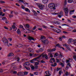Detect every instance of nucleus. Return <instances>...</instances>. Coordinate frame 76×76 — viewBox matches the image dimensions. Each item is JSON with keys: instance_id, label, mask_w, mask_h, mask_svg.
Segmentation results:
<instances>
[{"instance_id": "f257e3e1", "label": "nucleus", "mask_w": 76, "mask_h": 76, "mask_svg": "<svg viewBox=\"0 0 76 76\" xmlns=\"http://www.w3.org/2000/svg\"><path fill=\"white\" fill-rule=\"evenodd\" d=\"M40 40L43 42L44 44H48L49 43V41L47 39H45L46 38L45 37L42 36L41 37Z\"/></svg>"}, {"instance_id": "f03ea898", "label": "nucleus", "mask_w": 76, "mask_h": 76, "mask_svg": "<svg viewBox=\"0 0 76 76\" xmlns=\"http://www.w3.org/2000/svg\"><path fill=\"white\" fill-rule=\"evenodd\" d=\"M56 4L53 3H50L48 4V6L50 9H56Z\"/></svg>"}, {"instance_id": "7ed1b4c3", "label": "nucleus", "mask_w": 76, "mask_h": 76, "mask_svg": "<svg viewBox=\"0 0 76 76\" xmlns=\"http://www.w3.org/2000/svg\"><path fill=\"white\" fill-rule=\"evenodd\" d=\"M2 41L4 43V44H7V45L8 44V40H7V39L6 38L4 37H3L2 39Z\"/></svg>"}, {"instance_id": "20e7f679", "label": "nucleus", "mask_w": 76, "mask_h": 76, "mask_svg": "<svg viewBox=\"0 0 76 76\" xmlns=\"http://www.w3.org/2000/svg\"><path fill=\"white\" fill-rule=\"evenodd\" d=\"M38 61V57L35 58L31 60H30L29 61H30L31 63H34L35 62L34 61Z\"/></svg>"}, {"instance_id": "39448f33", "label": "nucleus", "mask_w": 76, "mask_h": 76, "mask_svg": "<svg viewBox=\"0 0 76 76\" xmlns=\"http://www.w3.org/2000/svg\"><path fill=\"white\" fill-rule=\"evenodd\" d=\"M38 7L39 8L40 10H43L44 9V6L43 5H42V4H38Z\"/></svg>"}, {"instance_id": "423d86ee", "label": "nucleus", "mask_w": 76, "mask_h": 76, "mask_svg": "<svg viewBox=\"0 0 76 76\" xmlns=\"http://www.w3.org/2000/svg\"><path fill=\"white\" fill-rule=\"evenodd\" d=\"M34 67L35 69H38V62H34Z\"/></svg>"}, {"instance_id": "0eeeda50", "label": "nucleus", "mask_w": 76, "mask_h": 76, "mask_svg": "<svg viewBox=\"0 0 76 76\" xmlns=\"http://www.w3.org/2000/svg\"><path fill=\"white\" fill-rule=\"evenodd\" d=\"M64 11L65 13L66 16H67L68 15V12H69V10H68V9L67 8H64Z\"/></svg>"}, {"instance_id": "6e6552de", "label": "nucleus", "mask_w": 76, "mask_h": 76, "mask_svg": "<svg viewBox=\"0 0 76 76\" xmlns=\"http://www.w3.org/2000/svg\"><path fill=\"white\" fill-rule=\"evenodd\" d=\"M28 39L30 41H31V40H33V41H34L35 39L34 38L32 37H30L29 35H28V37H27Z\"/></svg>"}, {"instance_id": "1a4fd4ad", "label": "nucleus", "mask_w": 76, "mask_h": 76, "mask_svg": "<svg viewBox=\"0 0 76 76\" xmlns=\"http://www.w3.org/2000/svg\"><path fill=\"white\" fill-rule=\"evenodd\" d=\"M17 75H20V76H25L24 72H19L17 73Z\"/></svg>"}, {"instance_id": "9d476101", "label": "nucleus", "mask_w": 76, "mask_h": 76, "mask_svg": "<svg viewBox=\"0 0 76 76\" xmlns=\"http://www.w3.org/2000/svg\"><path fill=\"white\" fill-rule=\"evenodd\" d=\"M63 11H61L59 13V15H58V17H59V18H61V16H63Z\"/></svg>"}, {"instance_id": "9b49d317", "label": "nucleus", "mask_w": 76, "mask_h": 76, "mask_svg": "<svg viewBox=\"0 0 76 76\" xmlns=\"http://www.w3.org/2000/svg\"><path fill=\"white\" fill-rule=\"evenodd\" d=\"M64 45L66 47V48H67V49L69 50V51H70V49L69 48V45L67 44H65Z\"/></svg>"}, {"instance_id": "f8f14e48", "label": "nucleus", "mask_w": 76, "mask_h": 76, "mask_svg": "<svg viewBox=\"0 0 76 76\" xmlns=\"http://www.w3.org/2000/svg\"><path fill=\"white\" fill-rule=\"evenodd\" d=\"M42 57L43 58H44L45 57V58L47 59L48 58V56L47 54H45V55H42Z\"/></svg>"}, {"instance_id": "ddd939ff", "label": "nucleus", "mask_w": 76, "mask_h": 76, "mask_svg": "<svg viewBox=\"0 0 76 76\" xmlns=\"http://www.w3.org/2000/svg\"><path fill=\"white\" fill-rule=\"evenodd\" d=\"M11 66H12V68L14 69H16V66H15V63L12 64H11Z\"/></svg>"}, {"instance_id": "4468645a", "label": "nucleus", "mask_w": 76, "mask_h": 76, "mask_svg": "<svg viewBox=\"0 0 76 76\" xmlns=\"http://www.w3.org/2000/svg\"><path fill=\"white\" fill-rule=\"evenodd\" d=\"M57 29V30H56V31H55V32H57V34H59L60 32H61V30H60L58 29Z\"/></svg>"}, {"instance_id": "2eb2a0df", "label": "nucleus", "mask_w": 76, "mask_h": 76, "mask_svg": "<svg viewBox=\"0 0 76 76\" xmlns=\"http://www.w3.org/2000/svg\"><path fill=\"white\" fill-rule=\"evenodd\" d=\"M14 54L12 53L11 52L9 53V54L8 55V57H10V56H13Z\"/></svg>"}, {"instance_id": "dca6fc26", "label": "nucleus", "mask_w": 76, "mask_h": 76, "mask_svg": "<svg viewBox=\"0 0 76 76\" xmlns=\"http://www.w3.org/2000/svg\"><path fill=\"white\" fill-rule=\"evenodd\" d=\"M17 34H18L19 35H20V31L19 29H18L17 31Z\"/></svg>"}, {"instance_id": "f3484780", "label": "nucleus", "mask_w": 76, "mask_h": 76, "mask_svg": "<svg viewBox=\"0 0 76 76\" xmlns=\"http://www.w3.org/2000/svg\"><path fill=\"white\" fill-rule=\"evenodd\" d=\"M67 5V0H65L64 4V6H65Z\"/></svg>"}, {"instance_id": "a211bd4d", "label": "nucleus", "mask_w": 76, "mask_h": 76, "mask_svg": "<svg viewBox=\"0 0 76 76\" xmlns=\"http://www.w3.org/2000/svg\"><path fill=\"white\" fill-rule=\"evenodd\" d=\"M30 67L32 69V70H34L35 69V66L32 65H31Z\"/></svg>"}, {"instance_id": "6ab92c4d", "label": "nucleus", "mask_w": 76, "mask_h": 76, "mask_svg": "<svg viewBox=\"0 0 76 76\" xmlns=\"http://www.w3.org/2000/svg\"><path fill=\"white\" fill-rule=\"evenodd\" d=\"M25 10L26 12H29V13H31V12H30V10H29V9L26 8L25 9Z\"/></svg>"}, {"instance_id": "aec40b11", "label": "nucleus", "mask_w": 76, "mask_h": 76, "mask_svg": "<svg viewBox=\"0 0 76 76\" xmlns=\"http://www.w3.org/2000/svg\"><path fill=\"white\" fill-rule=\"evenodd\" d=\"M28 51H29V52H30V53H31V52H32V51H33V50L32 49H31V48H28Z\"/></svg>"}, {"instance_id": "412c9836", "label": "nucleus", "mask_w": 76, "mask_h": 76, "mask_svg": "<svg viewBox=\"0 0 76 76\" xmlns=\"http://www.w3.org/2000/svg\"><path fill=\"white\" fill-rule=\"evenodd\" d=\"M33 12L34 13V15H35V16H37V13L36 12H35V11L33 10Z\"/></svg>"}, {"instance_id": "4be33fe9", "label": "nucleus", "mask_w": 76, "mask_h": 76, "mask_svg": "<svg viewBox=\"0 0 76 76\" xmlns=\"http://www.w3.org/2000/svg\"><path fill=\"white\" fill-rule=\"evenodd\" d=\"M48 0H43V1L44 3H47L48 2Z\"/></svg>"}, {"instance_id": "5701e85b", "label": "nucleus", "mask_w": 76, "mask_h": 76, "mask_svg": "<svg viewBox=\"0 0 76 76\" xmlns=\"http://www.w3.org/2000/svg\"><path fill=\"white\" fill-rule=\"evenodd\" d=\"M73 1V0H68V2L69 3H72Z\"/></svg>"}, {"instance_id": "b1692460", "label": "nucleus", "mask_w": 76, "mask_h": 76, "mask_svg": "<svg viewBox=\"0 0 76 76\" xmlns=\"http://www.w3.org/2000/svg\"><path fill=\"white\" fill-rule=\"evenodd\" d=\"M9 17L10 18H12L13 17V15L12 14H10L9 15Z\"/></svg>"}, {"instance_id": "393cba45", "label": "nucleus", "mask_w": 76, "mask_h": 76, "mask_svg": "<svg viewBox=\"0 0 76 76\" xmlns=\"http://www.w3.org/2000/svg\"><path fill=\"white\" fill-rule=\"evenodd\" d=\"M45 73L47 75H50L51 74L49 73V72L48 71H46L45 72Z\"/></svg>"}, {"instance_id": "a878e982", "label": "nucleus", "mask_w": 76, "mask_h": 76, "mask_svg": "<svg viewBox=\"0 0 76 76\" xmlns=\"http://www.w3.org/2000/svg\"><path fill=\"white\" fill-rule=\"evenodd\" d=\"M73 41L74 42L73 44L74 45H76V39L73 40Z\"/></svg>"}, {"instance_id": "bb28decb", "label": "nucleus", "mask_w": 76, "mask_h": 76, "mask_svg": "<svg viewBox=\"0 0 76 76\" xmlns=\"http://www.w3.org/2000/svg\"><path fill=\"white\" fill-rule=\"evenodd\" d=\"M2 20H7V19L6 18V17H4L2 18Z\"/></svg>"}, {"instance_id": "cd10ccee", "label": "nucleus", "mask_w": 76, "mask_h": 76, "mask_svg": "<svg viewBox=\"0 0 76 76\" xmlns=\"http://www.w3.org/2000/svg\"><path fill=\"white\" fill-rule=\"evenodd\" d=\"M24 75H28V72L25 71L24 72Z\"/></svg>"}, {"instance_id": "c85d7f7f", "label": "nucleus", "mask_w": 76, "mask_h": 76, "mask_svg": "<svg viewBox=\"0 0 76 76\" xmlns=\"http://www.w3.org/2000/svg\"><path fill=\"white\" fill-rule=\"evenodd\" d=\"M47 51L48 52H52V49H48L47 50Z\"/></svg>"}, {"instance_id": "c756f323", "label": "nucleus", "mask_w": 76, "mask_h": 76, "mask_svg": "<svg viewBox=\"0 0 76 76\" xmlns=\"http://www.w3.org/2000/svg\"><path fill=\"white\" fill-rule=\"evenodd\" d=\"M72 42V40L70 39H69L68 40V42H69V43H71Z\"/></svg>"}, {"instance_id": "7c9ffc66", "label": "nucleus", "mask_w": 76, "mask_h": 76, "mask_svg": "<svg viewBox=\"0 0 76 76\" xmlns=\"http://www.w3.org/2000/svg\"><path fill=\"white\" fill-rule=\"evenodd\" d=\"M26 28H29V26L28 24H26Z\"/></svg>"}, {"instance_id": "2f4dec72", "label": "nucleus", "mask_w": 76, "mask_h": 76, "mask_svg": "<svg viewBox=\"0 0 76 76\" xmlns=\"http://www.w3.org/2000/svg\"><path fill=\"white\" fill-rule=\"evenodd\" d=\"M74 11H74V10H72L71 11L70 10L69 12H70V15H71V14H72V13H72V12H73Z\"/></svg>"}, {"instance_id": "473e14b6", "label": "nucleus", "mask_w": 76, "mask_h": 76, "mask_svg": "<svg viewBox=\"0 0 76 76\" xmlns=\"http://www.w3.org/2000/svg\"><path fill=\"white\" fill-rule=\"evenodd\" d=\"M67 65L69 66L70 67H72V66H71V64H70V63H68L67 64Z\"/></svg>"}, {"instance_id": "72a5a7b5", "label": "nucleus", "mask_w": 76, "mask_h": 76, "mask_svg": "<svg viewBox=\"0 0 76 76\" xmlns=\"http://www.w3.org/2000/svg\"><path fill=\"white\" fill-rule=\"evenodd\" d=\"M69 68V66L68 65H67L66 67L65 68V69L66 70H67Z\"/></svg>"}, {"instance_id": "f704fd0d", "label": "nucleus", "mask_w": 76, "mask_h": 76, "mask_svg": "<svg viewBox=\"0 0 76 76\" xmlns=\"http://www.w3.org/2000/svg\"><path fill=\"white\" fill-rule=\"evenodd\" d=\"M43 50L42 49V48H41L40 49H39V52L40 51H42Z\"/></svg>"}, {"instance_id": "c9c22d12", "label": "nucleus", "mask_w": 76, "mask_h": 76, "mask_svg": "<svg viewBox=\"0 0 76 76\" xmlns=\"http://www.w3.org/2000/svg\"><path fill=\"white\" fill-rule=\"evenodd\" d=\"M0 3H5V2L3 1H0Z\"/></svg>"}, {"instance_id": "e433bc0d", "label": "nucleus", "mask_w": 76, "mask_h": 76, "mask_svg": "<svg viewBox=\"0 0 76 76\" xmlns=\"http://www.w3.org/2000/svg\"><path fill=\"white\" fill-rule=\"evenodd\" d=\"M19 46V47L20 48V47H23V45H22L21 44H19L18 45Z\"/></svg>"}, {"instance_id": "4c0bfd02", "label": "nucleus", "mask_w": 76, "mask_h": 76, "mask_svg": "<svg viewBox=\"0 0 76 76\" xmlns=\"http://www.w3.org/2000/svg\"><path fill=\"white\" fill-rule=\"evenodd\" d=\"M20 2H22V3H23L24 4H25V3H26V2H25V1L23 0H22V1H20Z\"/></svg>"}, {"instance_id": "58836bf2", "label": "nucleus", "mask_w": 76, "mask_h": 76, "mask_svg": "<svg viewBox=\"0 0 76 76\" xmlns=\"http://www.w3.org/2000/svg\"><path fill=\"white\" fill-rule=\"evenodd\" d=\"M52 51L53 52V51H56V48L52 49Z\"/></svg>"}, {"instance_id": "ea45409f", "label": "nucleus", "mask_w": 76, "mask_h": 76, "mask_svg": "<svg viewBox=\"0 0 76 76\" xmlns=\"http://www.w3.org/2000/svg\"><path fill=\"white\" fill-rule=\"evenodd\" d=\"M34 75H38V72H34Z\"/></svg>"}, {"instance_id": "a19ab883", "label": "nucleus", "mask_w": 76, "mask_h": 76, "mask_svg": "<svg viewBox=\"0 0 76 76\" xmlns=\"http://www.w3.org/2000/svg\"><path fill=\"white\" fill-rule=\"evenodd\" d=\"M5 23L7 24H8L9 23V21L7 20H5Z\"/></svg>"}, {"instance_id": "79ce46f5", "label": "nucleus", "mask_w": 76, "mask_h": 76, "mask_svg": "<svg viewBox=\"0 0 76 76\" xmlns=\"http://www.w3.org/2000/svg\"><path fill=\"white\" fill-rule=\"evenodd\" d=\"M56 23H57L58 25H60V22L57 21Z\"/></svg>"}, {"instance_id": "37998d69", "label": "nucleus", "mask_w": 76, "mask_h": 76, "mask_svg": "<svg viewBox=\"0 0 76 76\" xmlns=\"http://www.w3.org/2000/svg\"><path fill=\"white\" fill-rule=\"evenodd\" d=\"M65 75L66 76H68L69 75V72H66V73H65Z\"/></svg>"}, {"instance_id": "c03bdc74", "label": "nucleus", "mask_w": 76, "mask_h": 76, "mask_svg": "<svg viewBox=\"0 0 76 76\" xmlns=\"http://www.w3.org/2000/svg\"><path fill=\"white\" fill-rule=\"evenodd\" d=\"M19 28H23V26L22 25H20L19 26Z\"/></svg>"}, {"instance_id": "a18cd8bd", "label": "nucleus", "mask_w": 76, "mask_h": 76, "mask_svg": "<svg viewBox=\"0 0 76 76\" xmlns=\"http://www.w3.org/2000/svg\"><path fill=\"white\" fill-rule=\"evenodd\" d=\"M38 56V54H36L34 55V57H37Z\"/></svg>"}, {"instance_id": "49530a36", "label": "nucleus", "mask_w": 76, "mask_h": 76, "mask_svg": "<svg viewBox=\"0 0 76 76\" xmlns=\"http://www.w3.org/2000/svg\"><path fill=\"white\" fill-rule=\"evenodd\" d=\"M61 65L62 67H64V64H63V63H61L60 64Z\"/></svg>"}, {"instance_id": "de8ad7c7", "label": "nucleus", "mask_w": 76, "mask_h": 76, "mask_svg": "<svg viewBox=\"0 0 76 76\" xmlns=\"http://www.w3.org/2000/svg\"><path fill=\"white\" fill-rule=\"evenodd\" d=\"M53 23H55V24H56V23H57V21H53Z\"/></svg>"}, {"instance_id": "09e8293b", "label": "nucleus", "mask_w": 76, "mask_h": 76, "mask_svg": "<svg viewBox=\"0 0 76 76\" xmlns=\"http://www.w3.org/2000/svg\"><path fill=\"white\" fill-rule=\"evenodd\" d=\"M36 28H37V27L36 26H34L33 28V30H35Z\"/></svg>"}, {"instance_id": "8fccbe9b", "label": "nucleus", "mask_w": 76, "mask_h": 76, "mask_svg": "<svg viewBox=\"0 0 76 76\" xmlns=\"http://www.w3.org/2000/svg\"><path fill=\"white\" fill-rule=\"evenodd\" d=\"M25 68H26V69L27 70H30V68H29V67H26Z\"/></svg>"}, {"instance_id": "3c124183", "label": "nucleus", "mask_w": 76, "mask_h": 76, "mask_svg": "<svg viewBox=\"0 0 76 76\" xmlns=\"http://www.w3.org/2000/svg\"><path fill=\"white\" fill-rule=\"evenodd\" d=\"M61 37L62 38H66V37H65V36H61Z\"/></svg>"}, {"instance_id": "603ef678", "label": "nucleus", "mask_w": 76, "mask_h": 76, "mask_svg": "<svg viewBox=\"0 0 76 76\" xmlns=\"http://www.w3.org/2000/svg\"><path fill=\"white\" fill-rule=\"evenodd\" d=\"M41 63H45V62L42 60V61H41Z\"/></svg>"}, {"instance_id": "864d4df0", "label": "nucleus", "mask_w": 76, "mask_h": 76, "mask_svg": "<svg viewBox=\"0 0 76 76\" xmlns=\"http://www.w3.org/2000/svg\"><path fill=\"white\" fill-rule=\"evenodd\" d=\"M43 55V54H42V55H40L39 57H38V58H40L41 56H42Z\"/></svg>"}, {"instance_id": "5fc2aeb1", "label": "nucleus", "mask_w": 76, "mask_h": 76, "mask_svg": "<svg viewBox=\"0 0 76 76\" xmlns=\"http://www.w3.org/2000/svg\"><path fill=\"white\" fill-rule=\"evenodd\" d=\"M13 74H16V73H17V72L16 71H14L13 72Z\"/></svg>"}, {"instance_id": "6e6d98bb", "label": "nucleus", "mask_w": 76, "mask_h": 76, "mask_svg": "<svg viewBox=\"0 0 76 76\" xmlns=\"http://www.w3.org/2000/svg\"><path fill=\"white\" fill-rule=\"evenodd\" d=\"M56 47H59L60 46V44H57L56 45Z\"/></svg>"}, {"instance_id": "4d7b16f0", "label": "nucleus", "mask_w": 76, "mask_h": 76, "mask_svg": "<svg viewBox=\"0 0 76 76\" xmlns=\"http://www.w3.org/2000/svg\"><path fill=\"white\" fill-rule=\"evenodd\" d=\"M12 26V28L13 29H15L16 27H15V26L13 25V26Z\"/></svg>"}, {"instance_id": "13d9d810", "label": "nucleus", "mask_w": 76, "mask_h": 76, "mask_svg": "<svg viewBox=\"0 0 76 76\" xmlns=\"http://www.w3.org/2000/svg\"><path fill=\"white\" fill-rule=\"evenodd\" d=\"M62 38L61 37H60L59 39V40H60V41H62Z\"/></svg>"}, {"instance_id": "bf43d9fd", "label": "nucleus", "mask_w": 76, "mask_h": 76, "mask_svg": "<svg viewBox=\"0 0 76 76\" xmlns=\"http://www.w3.org/2000/svg\"><path fill=\"white\" fill-rule=\"evenodd\" d=\"M56 61L57 63H59L60 62V60L58 59H56Z\"/></svg>"}, {"instance_id": "052dcab7", "label": "nucleus", "mask_w": 76, "mask_h": 76, "mask_svg": "<svg viewBox=\"0 0 76 76\" xmlns=\"http://www.w3.org/2000/svg\"><path fill=\"white\" fill-rule=\"evenodd\" d=\"M4 28L5 29H9L8 28L6 27V26L4 27Z\"/></svg>"}, {"instance_id": "680f3d73", "label": "nucleus", "mask_w": 76, "mask_h": 76, "mask_svg": "<svg viewBox=\"0 0 76 76\" xmlns=\"http://www.w3.org/2000/svg\"><path fill=\"white\" fill-rule=\"evenodd\" d=\"M55 56H58V53H55Z\"/></svg>"}, {"instance_id": "e2e57ef3", "label": "nucleus", "mask_w": 76, "mask_h": 76, "mask_svg": "<svg viewBox=\"0 0 76 76\" xmlns=\"http://www.w3.org/2000/svg\"><path fill=\"white\" fill-rule=\"evenodd\" d=\"M43 27L44 28H47V27L45 26H43Z\"/></svg>"}, {"instance_id": "0e129e2a", "label": "nucleus", "mask_w": 76, "mask_h": 76, "mask_svg": "<svg viewBox=\"0 0 76 76\" xmlns=\"http://www.w3.org/2000/svg\"><path fill=\"white\" fill-rule=\"evenodd\" d=\"M29 75L31 76H34V74H32L31 73H30Z\"/></svg>"}, {"instance_id": "69168bd1", "label": "nucleus", "mask_w": 76, "mask_h": 76, "mask_svg": "<svg viewBox=\"0 0 76 76\" xmlns=\"http://www.w3.org/2000/svg\"><path fill=\"white\" fill-rule=\"evenodd\" d=\"M60 55L61 57H62V56H63V54H62V53H60Z\"/></svg>"}, {"instance_id": "338daca9", "label": "nucleus", "mask_w": 76, "mask_h": 76, "mask_svg": "<svg viewBox=\"0 0 76 76\" xmlns=\"http://www.w3.org/2000/svg\"><path fill=\"white\" fill-rule=\"evenodd\" d=\"M55 59V58H52L50 59V60H51V61L52 60L53 61V60H54Z\"/></svg>"}, {"instance_id": "774afa93", "label": "nucleus", "mask_w": 76, "mask_h": 76, "mask_svg": "<svg viewBox=\"0 0 76 76\" xmlns=\"http://www.w3.org/2000/svg\"><path fill=\"white\" fill-rule=\"evenodd\" d=\"M60 68H59L58 67L57 68V71H58V70H60Z\"/></svg>"}]
</instances>
